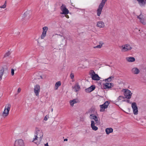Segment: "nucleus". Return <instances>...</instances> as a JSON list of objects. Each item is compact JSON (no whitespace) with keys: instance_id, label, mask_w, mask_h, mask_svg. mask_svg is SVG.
<instances>
[{"instance_id":"1","label":"nucleus","mask_w":146,"mask_h":146,"mask_svg":"<svg viewBox=\"0 0 146 146\" xmlns=\"http://www.w3.org/2000/svg\"><path fill=\"white\" fill-rule=\"evenodd\" d=\"M43 133L42 130L39 128L36 127L33 142L37 145L39 144L40 142L42 139Z\"/></svg>"},{"instance_id":"2","label":"nucleus","mask_w":146,"mask_h":146,"mask_svg":"<svg viewBox=\"0 0 146 146\" xmlns=\"http://www.w3.org/2000/svg\"><path fill=\"white\" fill-rule=\"evenodd\" d=\"M107 0H102L101 3L100 4L97 10V15L98 16H100L102 10Z\"/></svg>"},{"instance_id":"3","label":"nucleus","mask_w":146,"mask_h":146,"mask_svg":"<svg viewBox=\"0 0 146 146\" xmlns=\"http://www.w3.org/2000/svg\"><path fill=\"white\" fill-rule=\"evenodd\" d=\"M11 107L10 104H7L6 105L4 111L2 113V115L3 117H6L8 115Z\"/></svg>"},{"instance_id":"4","label":"nucleus","mask_w":146,"mask_h":146,"mask_svg":"<svg viewBox=\"0 0 146 146\" xmlns=\"http://www.w3.org/2000/svg\"><path fill=\"white\" fill-rule=\"evenodd\" d=\"M90 74L93 80L98 81L100 79V78L97 74H96L93 70L90 71Z\"/></svg>"},{"instance_id":"5","label":"nucleus","mask_w":146,"mask_h":146,"mask_svg":"<svg viewBox=\"0 0 146 146\" xmlns=\"http://www.w3.org/2000/svg\"><path fill=\"white\" fill-rule=\"evenodd\" d=\"M60 9L62 12L60 13V14L64 15H67L69 13V11L66 8V6L64 4H62L60 7Z\"/></svg>"},{"instance_id":"6","label":"nucleus","mask_w":146,"mask_h":146,"mask_svg":"<svg viewBox=\"0 0 146 146\" xmlns=\"http://www.w3.org/2000/svg\"><path fill=\"white\" fill-rule=\"evenodd\" d=\"M122 48L121 51L122 52H126L131 50L132 47L129 44H126L121 46Z\"/></svg>"},{"instance_id":"7","label":"nucleus","mask_w":146,"mask_h":146,"mask_svg":"<svg viewBox=\"0 0 146 146\" xmlns=\"http://www.w3.org/2000/svg\"><path fill=\"white\" fill-rule=\"evenodd\" d=\"M109 104V102L107 101L106 102L103 104L100 105V111H104L105 109L108 108Z\"/></svg>"},{"instance_id":"8","label":"nucleus","mask_w":146,"mask_h":146,"mask_svg":"<svg viewBox=\"0 0 146 146\" xmlns=\"http://www.w3.org/2000/svg\"><path fill=\"white\" fill-rule=\"evenodd\" d=\"M131 106L134 114L135 115H137L138 114V110L136 103L135 102L132 103Z\"/></svg>"},{"instance_id":"9","label":"nucleus","mask_w":146,"mask_h":146,"mask_svg":"<svg viewBox=\"0 0 146 146\" xmlns=\"http://www.w3.org/2000/svg\"><path fill=\"white\" fill-rule=\"evenodd\" d=\"M14 146H24V143L21 139H18L15 141Z\"/></svg>"},{"instance_id":"10","label":"nucleus","mask_w":146,"mask_h":146,"mask_svg":"<svg viewBox=\"0 0 146 146\" xmlns=\"http://www.w3.org/2000/svg\"><path fill=\"white\" fill-rule=\"evenodd\" d=\"M132 94V93L131 91L128 89L126 90L124 92L125 98L128 99H130L131 98Z\"/></svg>"},{"instance_id":"11","label":"nucleus","mask_w":146,"mask_h":146,"mask_svg":"<svg viewBox=\"0 0 146 146\" xmlns=\"http://www.w3.org/2000/svg\"><path fill=\"white\" fill-rule=\"evenodd\" d=\"M48 30V27L45 26L42 28V32L40 38L41 39H43L46 36V32Z\"/></svg>"},{"instance_id":"12","label":"nucleus","mask_w":146,"mask_h":146,"mask_svg":"<svg viewBox=\"0 0 146 146\" xmlns=\"http://www.w3.org/2000/svg\"><path fill=\"white\" fill-rule=\"evenodd\" d=\"M48 30V27L45 26L42 28V32L40 38L41 39H43L46 36V32Z\"/></svg>"},{"instance_id":"13","label":"nucleus","mask_w":146,"mask_h":146,"mask_svg":"<svg viewBox=\"0 0 146 146\" xmlns=\"http://www.w3.org/2000/svg\"><path fill=\"white\" fill-rule=\"evenodd\" d=\"M90 118L91 119L94 120L95 123L96 125H98L100 124L99 122H98V118L94 114H91L90 116Z\"/></svg>"},{"instance_id":"14","label":"nucleus","mask_w":146,"mask_h":146,"mask_svg":"<svg viewBox=\"0 0 146 146\" xmlns=\"http://www.w3.org/2000/svg\"><path fill=\"white\" fill-rule=\"evenodd\" d=\"M40 87L39 85H36L34 86V91L36 95L38 96L39 93L40 92Z\"/></svg>"},{"instance_id":"15","label":"nucleus","mask_w":146,"mask_h":146,"mask_svg":"<svg viewBox=\"0 0 146 146\" xmlns=\"http://www.w3.org/2000/svg\"><path fill=\"white\" fill-rule=\"evenodd\" d=\"M114 86L113 83H106L104 85V86L105 89H110L111 88Z\"/></svg>"},{"instance_id":"16","label":"nucleus","mask_w":146,"mask_h":146,"mask_svg":"<svg viewBox=\"0 0 146 146\" xmlns=\"http://www.w3.org/2000/svg\"><path fill=\"white\" fill-rule=\"evenodd\" d=\"M96 126V125L94 121L93 120H91V127L93 130L95 131L98 130V128Z\"/></svg>"},{"instance_id":"17","label":"nucleus","mask_w":146,"mask_h":146,"mask_svg":"<svg viewBox=\"0 0 146 146\" xmlns=\"http://www.w3.org/2000/svg\"><path fill=\"white\" fill-rule=\"evenodd\" d=\"M96 25L99 28H103L105 27V24L103 21H100L97 23Z\"/></svg>"},{"instance_id":"18","label":"nucleus","mask_w":146,"mask_h":146,"mask_svg":"<svg viewBox=\"0 0 146 146\" xmlns=\"http://www.w3.org/2000/svg\"><path fill=\"white\" fill-rule=\"evenodd\" d=\"M95 88V86L94 85H92L90 87L85 90L86 92L87 93H89L94 90Z\"/></svg>"},{"instance_id":"19","label":"nucleus","mask_w":146,"mask_h":146,"mask_svg":"<svg viewBox=\"0 0 146 146\" xmlns=\"http://www.w3.org/2000/svg\"><path fill=\"white\" fill-rule=\"evenodd\" d=\"M132 72L135 74H138L140 72V70L137 68H134L132 69Z\"/></svg>"},{"instance_id":"20","label":"nucleus","mask_w":146,"mask_h":146,"mask_svg":"<svg viewBox=\"0 0 146 146\" xmlns=\"http://www.w3.org/2000/svg\"><path fill=\"white\" fill-rule=\"evenodd\" d=\"M73 88L74 89V91L76 92H77L79 90L80 88V86L79 85L78 83H76V84Z\"/></svg>"},{"instance_id":"21","label":"nucleus","mask_w":146,"mask_h":146,"mask_svg":"<svg viewBox=\"0 0 146 146\" xmlns=\"http://www.w3.org/2000/svg\"><path fill=\"white\" fill-rule=\"evenodd\" d=\"M113 131V129L112 128H107L105 129L106 133L107 135H108L110 133L112 132Z\"/></svg>"},{"instance_id":"22","label":"nucleus","mask_w":146,"mask_h":146,"mask_svg":"<svg viewBox=\"0 0 146 146\" xmlns=\"http://www.w3.org/2000/svg\"><path fill=\"white\" fill-rule=\"evenodd\" d=\"M126 60L129 62H134L135 60V59L134 57H127Z\"/></svg>"},{"instance_id":"23","label":"nucleus","mask_w":146,"mask_h":146,"mask_svg":"<svg viewBox=\"0 0 146 146\" xmlns=\"http://www.w3.org/2000/svg\"><path fill=\"white\" fill-rule=\"evenodd\" d=\"M139 5L142 6L144 5L145 3L146 0H137Z\"/></svg>"},{"instance_id":"24","label":"nucleus","mask_w":146,"mask_h":146,"mask_svg":"<svg viewBox=\"0 0 146 146\" xmlns=\"http://www.w3.org/2000/svg\"><path fill=\"white\" fill-rule=\"evenodd\" d=\"M78 101L77 99H74L72 100H70V103L71 106H73L74 104H75L77 103Z\"/></svg>"},{"instance_id":"25","label":"nucleus","mask_w":146,"mask_h":146,"mask_svg":"<svg viewBox=\"0 0 146 146\" xmlns=\"http://www.w3.org/2000/svg\"><path fill=\"white\" fill-rule=\"evenodd\" d=\"M4 68L1 67L0 68V79H2V76L4 74Z\"/></svg>"},{"instance_id":"26","label":"nucleus","mask_w":146,"mask_h":146,"mask_svg":"<svg viewBox=\"0 0 146 146\" xmlns=\"http://www.w3.org/2000/svg\"><path fill=\"white\" fill-rule=\"evenodd\" d=\"M103 44H104V43L102 41H100L99 42V45H98L97 46H94V48H100L102 47V45Z\"/></svg>"},{"instance_id":"27","label":"nucleus","mask_w":146,"mask_h":146,"mask_svg":"<svg viewBox=\"0 0 146 146\" xmlns=\"http://www.w3.org/2000/svg\"><path fill=\"white\" fill-rule=\"evenodd\" d=\"M61 83L60 81H58L55 84V89L57 90L58 88L61 85Z\"/></svg>"},{"instance_id":"28","label":"nucleus","mask_w":146,"mask_h":146,"mask_svg":"<svg viewBox=\"0 0 146 146\" xmlns=\"http://www.w3.org/2000/svg\"><path fill=\"white\" fill-rule=\"evenodd\" d=\"M114 78V77L113 76H111L108 78L106 79L105 80L106 81H107V82H110L112 80V79Z\"/></svg>"},{"instance_id":"29","label":"nucleus","mask_w":146,"mask_h":146,"mask_svg":"<svg viewBox=\"0 0 146 146\" xmlns=\"http://www.w3.org/2000/svg\"><path fill=\"white\" fill-rule=\"evenodd\" d=\"M137 18L140 20L141 22L143 25H145V24L144 20L143 19H141L139 16H137Z\"/></svg>"},{"instance_id":"30","label":"nucleus","mask_w":146,"mask_h":146,"mask_svg":"<svg viewBox=\"0 0 146 146\" xmlns=\"http://www.w3.org/2000/svg\"><path fill=\"white\" fill-rule=\"evenodd\" d=\"M10 54V52H8L6 53L4 55V57H6L8 56Z\"/></svg>"},{"instance_id":"31","label":"nucleus","mask_w":146,"mask_h":146,"mask_svg":"<svg viewBox=\"0 0 146 146\" xmlns=\"http://www.w3.org/2000/svg\"><path fill=\"white\" fill-rule=\"evenodd\" d=\"M6 7V4H4L2 6H1L0 7L1 8H3V9H4V8H5Z\"/></svg>"},{"instance_id":"32","label":"nucleus","mask_w":146,"mask_h":146,"mask_svg":"<svg viewBox=\"0 0 146 146\" xmlns=\"http://www.w3.org/2000/svg\"><path fill=\"white\" fill-rule=\"evenodd\" d=\"M124 97L122 96H120L118 98V99L119 100H121L122 99H124Z\"/></svg>"},{"instance_id":"33","label":"nucleus","mask_w":146,"mask_h":146,"mask_svg":"<svg viewBox=\"0 0 146 146\" xmlns=\"http://www.w3.org/2000/svg\"><path fill=\"white\" fill-rule=\"evenodd\" d=\"M70 76L71 78L72 79H73L74 78V74L72 73H71L70 74Z\"/></svg>"},{"instance_id":"34","label":"nucleus","mask_w":146,"mask_h":146,"mask_svg":"<svg viewBox=\"0 0 146 146\" xmlns=\"http://www.w3.org/2000/svg\"><path fill=\"white\" fill-rule=\"evenodd\" d=\"M14 70L13 69H12L11 70V75L12 76H13L14 75Z\"/></svg>"},{"instance_id":"35","label":"nucleus","mask_w":146,"mask_h":146,"mask_svg":"<svg viewBox=\"0 0 146 146\" xmlns=\"http://www.w3.org/2000/svg\"><path fill=\"white\" fill-rule=\"evenodd\" d=\"M21 89L20 88H19L18 89V90H17V92L18 93H20L21 92Z\"/></svg>"},{"instance_id":"36","label":"nucleus","mask_w":146,"mask_h":146,"mask_svg":"<svg viewBox=\"0 0 146 146\" xmlns=\"http://www.w3.org/2000/svg\"><path fill=\"white\" fill-rule=\"evenodd\" d=\"M46 116L47 115H46L44 118V120L46 121H47L48 119Z\"/></svg>"},{"instance_id":"37","label":"nucleus","mask_w":146,"mask_h":146,"mask_svg":"<svg viewBox=\"0 0 146 146\" xmlns=\"http://www.w3.org/2000/svg\"><path fill=\"white\" fill-rule=\"evenodd\" d=\"M124 101H126V102L128 103H129V100H124Z\"/></svg>"},{"instance_id":"38","label":"nucleus","mask_w":146,"mask_h":146,"mask_svg":"<svg viewBox=\"0 0 146 146\" xmlns=\"http://www.w3.org/2000/svg\"><path fill=\"white\" fill-rule=\"evenodd\" d=\"M66 18H69V16L68 15H66Z\"/></svg>"},{"instance_id":"39","label":"nucleus","mask_w":146,"mask_h":146,"mask_svg":"<svg viewBox=\"0 0 146 146\" xmlns=\"http://www.w3.org/2000/svg\"><path fill=\"white\" fill-rule=\"evenodd\" d=\"M45 146H48V143H47L44 145Z\"/></svg>"},{"instance_id":"40","label":"nucleus","mask_w":146,"mask_h":146,"mask_svg":"<svg viewBox=\"0 0 146 146\" xmlns=\"http://www.w3.org/2000/svg\"><path fill=\"white\" fill-rule=\"evenodd\" d=\"M64 141H68V139H64Z\"/></svg>"},{"instance_id":"41","label":"nucleus","mask_w":146,"mask_h":146,"mask_svg":"<svg viewBox=\"0 0 146 146\" xmlns=\"http://www.w3.org/2000/svg\"><path fill=\"white\" fill-rule=\"evenodd\" d=\"M56 35H59V36H61V37L62 36V35H58V34H56Z\"/></svg>"},{"instance_id":"42","label":"nucleus","mask_w":146,"mask_h":146,"mask_svg":"<svg viewBox=\"0 0 146 146\" xmlns=\"http://www.w3.org/2000/svg\"><path fill=\"white\" fill-rule=\"evenodd\" d=\"M51 111L52 112L53 111V108H52L51 110Z\"/></svg>"},{"instance_id":"43","label":"nucleus","mask_w":146,"mask_h":146,"mask_svg":"<svg viewBox=\"0 0 146 146\" xmlns=\"http://www.w3.org/2000/svg\"><path fill=\"white\" fill-rule=\"evenodd\" d=\"M40 78H41L42 79V76H40Z\"/></svg>"}]
</instances>
